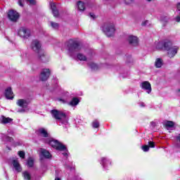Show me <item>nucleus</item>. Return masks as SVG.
Returning a JSON list of instances; mask_svg holds the SVG:
<instances>
[{"label":"nucleus","instance_id":"obj_6","mask_svg":"<svg viewBox=\"0 0 180 180\" xmlns=\"http://www.w3.org/2000/svg\"><path fill=\"white\" fill-rule=\"evenodd\" d=\"M31 49L34 51L35 53H37V54H40L43 51L41 49V44H40V41L39 40H34L32 41L31 44Z\"/></svg>","mask_w":180,"mask_h":180},{"label":"nucleus","instance_id":"obj_11","mask_svg":"<svg viewBox=\"0 0 180 180\" xmlns=\"http://www.w3.org/2000/svg\"><path fill=\"white\" fill-rule=\"evenodd\" d=\"M141 87L143 91H146L147 94H151V84L150 82L145 81L141 84Z\"/></svg>","mask_w":180,"mask_h":180},{"label":"nucleus","instance_id":"obj_27","mask_svg":"<svg viewBox=\"0 0 180 180\" xmlns=\"http://www.w3.org/2000/svg\"><path fill=\"white\" fill-rule=\"evenodd\" d=\"M77 58L79 60V61H86V60H87L85 55H84L81 53H77Z\"/></svg>","mask_w":180,"mask_h":180},{"label":"nucleus","instance_id":"obj_7","mask_svg":"<svg viewBox=\"0 0 180 180\" xmlns=\"http://www.w3.org/2000/svg\"><path fill=\"white\" fill-rule=\"evenodd\" d=\"M18 34L20 37H22V39H29L31 34L30 30L25 27H20L18 30Z\"/></svg>","mask_w":180,"mask_h":180},{"label":"nucleus","instance_id":"obj_39","mask_svg":"<svg viewBox=\"0 0 180 180\" xmlns=\"http://www.w3.org/2000/svg\"><path fill=\"white\" fill-rule=\"evenodd\" d=\"M25 0H18V5H20L22 8H23V4Z\"/></svg>","mask_w":180,"mask_h":180},{"label":"nucleus","instance_id":"obj_51","mask_svg":"<svg viewBox=\"0 0 180 180\" xmlns=\"http://www.w3.org/2000/svg\"><path fill=\"white\" fill-rule=\"evenodd\" d=\"M7 148H8V150H11V148L8 146H7Z\"/></svg>","mask_w":180,"mask_h":180},{"label":"nucleus","instance_id":"obj_26","mask_svg":"<svg viewBox=\"0 0 180 180\" xmlns=\"http://www.w3.org/2000/svg\"><path fill=\"white\" fill-rule=\"evenodd\" d=\"M22 176L24 177V179L32 180V176L27 171L22 172Z\"/></svg>","mask_w":180,"mask_h":180},{"label":"nucleus","instance_id":"obj_4","mask_svg":"<svg viewBox=\"0 0 180 180\" xmlns=\"http://www.w3.org/2000/svg\"><path fill=\"white\" fill-rule=\"evenodd\" d=\"M68 53L70 57H72L75 53L81 50V44L77 40L69 39L65 43Z\"/></svg>","mask_w":180,"mask_h":180},{"label":"nucleus","instance_id":"obj_13","mask_svg":"<svg viewBox=\"0 0 180 180\" xmlns=\"http://www.w3.org/2000/svg\"><path fill=\"white\" fill-rule=\"evenodd\" d=\"M39 153L41 157H44V158H46V160H50V158H51V153L44 148H40Z\"/></svg>","mask_w":180,"mask_h":180},{"label":"nucleus","instance_id":"obj_30","mask_svg":"<svg viewBox=\"0 0 180 180\" xmlns=\"http://www.w3.org/2000/svg\"><path fill=\"white\" fill-rule=\"evenodd\" d=\"M50 25H51V27L53 29H54V30H58V27H60V25H58V23L54 22L53 21L50 22Z\"/></svg>","mask_w":180,"mask_h":180},{"label":"nucleus","instance_id":"obj_48","mask_svg":"<svg viewBox=\"0 0 180 180\" xmlns=\"http://www.w3.org/2000/svg\"><path fill=\"white\" fill-rule=\"evenodd\" d=\"M128 60H129V61H127V63H131V56H129Z\"/></svg>","mask_w":180,"mask_h":180},{"label":"nucleus","instance_id":"obj_10","mask_svg":"<svg viewBox=\"0 0 180 180\" xmlns=\"http://www.w3.org/2000/svg\"><path fill=\"white\" fill-rule=\"evenodd\" d=\"M8 18L12 22H16L19 19V13L15 11L11 10L8 13Z\"/></svg>","mask_w":180,"mask_h":180},{"label":"nucleus","instance_id":"obj_49","mask_svg":"<svg viewBox=\"0 0 180 180\" xmlns=\"http://www.w3.org/2000/svg\"><path fill=\"white\" fill-rule=\"evenodd\" d=\"M5 175H6V179H9V176H8V173H6V172H5Z\"/></svg>","mask_w":180,"mask_h":180},{"label":"nucleus","instance_id":"obj_24","mask_svg":"<svg viewBox=\"0 0 180 180\" xmlns=\"http://www.w3.org/2000/svg\"><path fill=\"white\" fill-rule=\"evenodd\" d=\"M155 65L156 68H161V67H162V59L161 58L156 59Z\"/></svg>","mask_w":180,"mask_h":180},{"label":"nucleus","instance_id":"obj_44","mask_svg":"<svg viewBox=\"0 0 180 180\" xmlns=\"http://www.w3.org/2000/svg\"><path fill=\"white\" fill-rule=\"evenodd\" d=\"M89 16L90 18H92L93 19H95V18H96V16L95 15V14L90 13H89Z\"/></svg>","mask_w":180,"mask_h":180},{"label":"nucleus","instance_id":"obj_36","mask_svg":"<svg viewBox=\"0 0 180 180\" xmlns=\"http://www.w3.org/2000/svg\"><path fill=\"white\" fill-rule=\"evenodd\" d=\"M150 21L145 20L142 22V26H150Z\"/></svg>","mask_w":180,"mask_h":180},{"label":"nucleus","instance_id":"obj_37","mask_svg":"<svg viewBox=\"0 0 180 180\" xmlns=\"http://www.w3.org/2000/svg\"><path fill=\"white\" fill-rule=\"evenodd\" d=\"M30 5H36V0H27Z\"/></svg>","mask_w":180,"mask_h":180},{"label":"nucleus","instance_id":"obj_12","mask_svg":"<svg viewBox=\"0 0 180 180\" xmlns=\"http://www.w3.org/2000/svg\"><path fill=\"white\" fill-rule=\"evenodd\" d=\"M18 106H20V108H22V109H26L27 106H29V100L26 99H18L17 101Z\"/></svg>","mask_w":180,"mask_h":180},{"label":"nucleus","instance_id":"obj_29","mask_svg":"<svg viewBox=\"0 0 180 180\" xmlns=\"http://www.w3.org/2000/svg\"><path fill=\"white\" fill-rule=\"evenodd\" d=\"M88 65L91 68V70H93L94 71L98 70V65H96V63H89Z\"/></svg>","mask_w":180,"mask_h":180},{"label":"nucleus","instance_id":"obj_42","mask_svg":"<svg viewBox=\"0 0 180 180\" xmlns=\"http://www.w3.org/2000/svg\"><path fill=\"white\" fill-rule=\"evenodd\" d=\"M155 126H156L155 122H150V127H151V129H154L155 127Z\"/></svg>","mask_w":180,"mask_h":180},{"label":"nucleus","instance_id":"obj_23","mask_svg":"<svg viewBox=\"0 0 180 180\" xmlns=\"http://www.w3.org/2000/svg\"><path fill=\"white\" fill-rule=\"evenodd\" d=\"M78 103H79V99H78V98H77V97H75L69 103V105H70V106H77V105H78Z\"/></svg>","mask_w":180,"mask_h":180},{"label":"nucleus","instance_id":"obj_25","mask_svg":"<svg viewBox=\"0 0 180 180\" xmlns=\"http://www.w3.org/2000/svg\"><path fill=\"white\" fill-rule=\"evenodd\" d=\"M27 165L28 168H32L34 165V160L32 158H30L27 161Z\"/></svg>","mask_w":180,"mask_h":180},{"label":"nucleus","instance_id":"obj_8","mask_svg":"<svg viewBox=\"0 0 180 180\" xmlns=\"http://www.w3.org/2000/svg\"><path fill=\"white\" fill-rule=\"evenodd\" d=\"M50 69H42L39 75L40 81L44 82L47 81L50 77Z\"/></svg>","mask_w":180,"mask_h":180},{"label":"nucleus","instance_id":"obj_2","mask_svg":"<svg viewBox=\"0 0 180 180\" xmlns=\"http://www.w3.org/2000/svg\"><path fill=\"white\" fill-rule=\"evenodd\" d=\"M51 115L59 126H63V129L70 127L68 117L64 111L53 109L51 110Z\"/></svg>","mask_w":180,"mask_h":180},{"label":"nucleus","instance_id":"obj_20","mask_svg":"<svg viewBox=\"0 0 180 180\" xmlns=\"http://www.w3.org/2000/svg\"><path fill=\"white\" fill-rule=\"evenodd\" d=\"M51 9L52 11V13L55 18H58L59 13H58V10H57V7L56 6V4L54 3H51L50 4Z\"/></svg>","mask_w":180,"mask_h":180},{"label":"nucleus","instance_id":"obj_22","mask_svg":"<svg viewBox=\"0 0 180 180\" xmlns=\"http://www.w3.org/2000/svg\"><path fill=\"white\" fill-rule=\"evenodd\" d=\"M76 6L79 12H84L85 11V4L81 1L77 2Z\"/></svg>","mask_w":180,"mask_h":180},{"label":"nucleus","instance_id":"obj_45","mask_svg":"<svg viewBox=\"0 0 180 180\" xmlns=\"http://www.w3.org/2000/svg\"><path fill=\"white\" fill-rule=\"evenodd\" d=\"M120 78H127V74L123 75H120Z\"/></svg>","mask_w":180,"mask_h":180},{"label":"nucleus","instance_id":"obj_5","mask_svg":"<svg viewBox=\"0 0 180 180\" xmlns=\"http://www.w3.org/2000/svg\"><path fill=\"white\" fill-rule=\"evenodd\" d=\"M102 30L107 37H112V36L115 34V32H116L113 23H105L103 26H102Z\"/></svg>","mask_w":180,"mask_h":180},{"label":"nucleus","instance_id":"obj_9","mask_svg":"<svg viewBox=\"0 0 180 180\" xmlns=\"http://www.w3.org/2000/svg\"><path fill=\"white\" fill-rule=\"evenodd\" d=\"M100 163L105 171L108 170L110 165H112V161H110L109 158L105 157L101 158Z\"/></svg>","mask_w":180,"mask_h":180},{"label":"nucleus","instance_id":"obj_28","mask_svg":"<svg viewBox=\"0 0 180 180\" xmlns=\"http://www.w3.org/2000/svg\"><path fill=\"white\" fill-rule=\"evenodd\" d=\"M13 120L12 118L10 117H6L5 116L2 117V123H4V124H6L8 123H11V122H12Z\"/></svg>","mask_w":180,"mask_h":180},{"label":"nucleus","instance_id":"obj_18","mask_svg":"<svg viewBox=\"0 0 180 180\" xmlns=\"http://www.w3.org/2000/svg\"><path fill=\"white\" fill-rule=\"evenodd\" d=\"M12 165L16 172H22V167H20V164H19V161H18V160H13L12 161Z\"/></svg>","mask_w":180,"mask_h":180},{"label":"nucleus","instance_id":"obj_16","mask_svg":"<svg viewBox=\"0 0 180 180\" xmlns=\"http://www.w3.org/2000/svg\"><path fill=\"white\" fill-rule=\"evenodd\" d=\"M0 139L5 143H12V141H13V138L3 133H0Z\"/></svg>","mask_w":180,"mask_h":180},{"label":"nucleus","instance_id":"obj_35","mask_svg":"<svg viewBox=\"0 0 180 180\" xmlns=\"http://www.w3.org/2000/svg\"><path fill=\"white\" fill-rule=\"evenodd\" d=\"M18 155L20 157V158H25V151L20 150L18 151Z\"/></svg>","mask_w":180,"mask_h":180},{"label":"nucleus","instance_id":"obj_46","mask_svg":"<svg viewBox=\"0 0 180 180\" xmlns=\"http://www.w3.org/2000/svg\"><path fill=\"white\" fill-rule=\"evenodd\" d=\"M58 101H60V102H63V103H65V102H67V101H65L63 98H58Z\"/></svg>","mask_w":180,"mask_h":180},{"label":"nucleus","instance_id":"obj_31","mask_svg":"<svg viewBox=\"0 0 180 180\" xmlns=\"http://www.w3.org/2000/svg\"><path fill=\"white\" fill-rule=\"evenodd\" d=\"M92 127H93V129H98V128H99V121H98V120H95L92 122Z\"/></svg>","mask_w":180,"mask_h":180},{"label":"nucleus","instance_id":"obj_21","mask_svg":"<svg viewBox=\"0 0 180 180\" xmlns=\"http://www.w3.org/2000/svg\"><path fill=\"white\" fill-rule=\"evenodd\" d=\"M164 126L167 130H171V129H174L175 123L172 121H166L164 122Z\"/></svg>","mask_w":180,"mask_h":180},{"label":"nucleus","instance_id":"obj_50","mask_svg":"<svg viewBox=\"0 0 180 180\" xmlns=\"http://www.w3.org/2000/svg\"><path fill=\"white\" fill-rule=\"evenodd\" d=\"M55 180H61V179L60 177H56Z\"/></svg>","mask_w":180,"mask_h":180},{"label":"nucleus","instance_id":"obj_47","mask_svg":"<svg viewBox=\"0 0 180 180\" xmlns=\"http://www.w3.org/2000/svg\"><path fill=\"white\" fill-rule=\"evenodd\" d=\"M65 167L66 169H72V167H70L68 165H65Z\"/></svg>","mask_w":180,"mask_h":180},{"label":"nucleus","instance_id":"obj_14","mask_svg":"<svg viewBox=\"0 0 180 180\" xmlns=\"http://www.w3.org/2000/svg\"><path fill=\"white\" fill-rule=\"evenodd\" d=\"M128 41L131 46H134V47L139 46V38H137V37L131 35L128 37Z\"/></svg>","mask_w":180,"mask_h":180},{"label":"nucleus","instance_id":"obj_3","mask_svg":"<svg viewBox=\"0 0 180 180\" xmlns=\"http://www.w3.org/2000/svg\"><path fill=\"white\" fill-rule=\"evenodd\" d=\"M160 46H161L160 49L167 51V56L169 57V58H172V57H174L176 53H178V46H173L172 42L169 40H165L160 42L158 47Z\"/></svg>","mask_w":180,"mask_h":180},{"label":"nucleus","instance_id":"obj_1","mask_svg":"<svg viewBox=\"0 0 180 180\" xmlns=\"http://www.w3.org/2000/svg\"><path fill=\"white\" fill-rule=\"evenodd\" d=\"M37 136H38V139L39 141H42L44 144H49L53 148L57 150V151H63V155L66 158H68L70 155V152L67 149V146L59 142L58 140H55L50 136V134L47 131L45 128H39L36 131Z\"/></svg>","mask_w":180,"mask_h":180},{"label":"nucleus","instance_id":"obj_41","mask_svg":"<svg viewBox=\"0 0 180 180\" xmlns=\"http://www.w3.org/2000/svg\"><path fill=\"white\" fill-rule=\"evenodd\" d=\"M18 113H24V112H26V110L23 108H20L18 110Z\"/></svg>","mask_w":180,"mask_h":180},{"label":"nucleus","instance_id":"obj_19","mask_svg":"<svg viewBox=\"0 0 180 180\" xmlns=\"http://www.w3.org/2000/svg\"><path fill=\"white\" fill-rule=\"evenodd\" d=\"M12 95H13V92L12 91V88L8 87L5 90V96L6 99H13V96H12Z\"/></svg>","mask_w":180,"mask_h":180},{"label":"nucleus","instance_id":"obj_38","mask_svg":"<svg viewBox=\"0 0 180 180\" xmlns=\"http://www.w3.org/2000/svg\"><path fill=\"white\" fill-rule=\"evenodd\" d=\"M134 0H124V2L125 5H129V4H131Z\"/></svg>","mask_w":180,"mask_h":180},{"label":"nucleus","instance_id":"obj_33","mask_svg":"<svg viewBox=\"0 0 180 180\" xmlns=\"http://www.w3.org/2000/svg\"><path fill=\"white\" fill-rule=\"evenodd\" d=\"M141 148L144 153H148V151H150V146L147 145L142 146Z\"/></svg>","mask_w":180,"mask_h":180},{"label":"nucleus","instance_id":"obj_40","mask_svg":"<svg viewBox=\"0 0 180 180\" xmlns=\"http://www.w3.org/2000/svg\"><path fill=\"white\" fill-rule=\"evenodd\" d=\"M138 105L141 107V108H146V103H144V102H139L138 103Z\"/></svg>","mask_w":180,"mask_h":180},{"label":"nucleus","instance_id":"obj_43","mask_svg":"<svg viewBox=\"0 0 180 180\" xmlns=\"http://www.w3.org/2000/svg\"><path fill=\"white\" fill-rule=\"evenodd\" d=\"M53 82H55V84L57 85V84L58 83V79H57V77H53Z\"/></svg>","mask_w":180,"mask_h":180},{"label":"nucleus","instance_id":"obj_15","mask_svg":"<svg viewBox=\"0 0 180 180\" xmlns=\"http://www.w3.org/2000/svg\"><path fill=\"white\" fill-rule=\"evenodd\" d=\"M38 56L39 60H41V63H49V56L46 54L44 51H42V52L38 53Z\"/></svg>","mask_w":180,"mask_h":180},{"label":"nucleus","instance_id":"obj_32","mask_svg":"<svg viewBox=\"0 0 180 180\" xmlns=\"http://www.w3.org/2000/svg\"><path fill=\"white\" fill-rule=\"evenodd\" d=\"M175 139L176 141V147L180 148V134L175 136Z\"/></svg>","mask_w":180,"mask_h":180},{"label":"nucleus","instance_id":"obj_17","mask_svg":"<svg viewBox=\"0 0 180 180\" xmlns=\"http://www.w3.org/2000/svg\"><path fill=\"white\" fill-rule=\"evenodd\" d=\"M0 139L5 143H12V141H13V138L3 133H0Z\"/></svg>","mask_w":180,"mask_h":180},{"label":"nucleus","instance_id":"obj_52","mask_svg":"<svg viewBox=\"0 0 180 180\" xmlns=\"http://www.w3.org/2000/svg\"><path fill=\"white\" fill-rule=\"evenodd\" d=\"M148 2L151 1V0H148Z\"/></svg>","mask_w":180,"mask_h":180},{"label":"nucleus","instance_id":"obj_34","mask_svg":"<svg viewBox=\"0 0 180 180\" xmlns=\"http://www.w3.org/2000/svg\"><path fill=\"white\" fill-rule=\"evenodd\" d=\"M148 147L149 148H154V147H155V143H154V142L150 141H148Z\"/></svg>","mask_w":180,"mask_h":180}]
</instances>
